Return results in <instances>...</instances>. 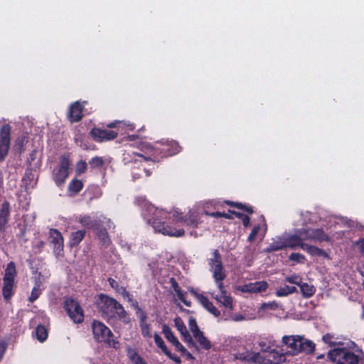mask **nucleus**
Here are the masks:
<instances>
[{"instance_id":"obj_1","label":"nucleus","mask_w":364,"mask_h":364,"mask_svg":"<svg viewBox=\"0 0 364 364\" xmlns=\"http://www.w3.org/2000/svg\"><path fill=\"white\" fill-rule=\"evenodd\" d=\"M141 215L155 232L171 237L183 236L184 230L181 227L184 224L196 227L199 223V215L196 210H191L183 217L178 210L166 212L147 202L144 204Z\"/></svg>"},{"instance_id":"obj_2","label":"nucleus","mask_w":364,"mask_h":364,"mask_svg":"<svg viewBox=\"0 0 364 364\" xmlns=\"http://www.w3.org/2000/svg\"><path fill=\"white\" fill-rule=\"evenodd\" d=\"M361 353L359 350L353 352L346 347H337L329 350L327 356L335 364H358Z\"/></svg>"},{"instance_id":"obj_3","label":"nucleus","mask_w":364,"mask_h":364,"mask_svg":"<svg viewBox=\"0 0 364 364\" xmlns=\"http://www.w3.org/2000/svg\"><path fill=\"white\" fill-rule=\"evenodd\" d=\"M150 159V157H146L142 154L134 151H126L123 154V161L125 164H133L134 167L139 169V172H132V178L134 180L140 178L142 173H144L146 176L150 175V170L144 165V164L147 163Z\"/></svg>"},{"instance_id":"obj_4","label":"nucleus","mask_w":364,"mask_h":364,"mask_svg":"<svg viewBox=\"0 0 364 364\" xmlns=\"http://www.w3.org/2000/svg\"><path fill=\"white\" fill-rule=\"evenodd\" d=\"M209 269L218 289H222L223 281L226 277L223 265L221 255L218 250H215L208 259Z\"/></svg>"},{"instance_id":"obj_5","label":"nucleus","mask_w":364,"mask_h":364,"mask_svg":"<svg viewBox=\"0 0 364 364\" xmlns=\"http://www.w3.org/2000/svg\"><path fill=\"white\" fill-rule=\"evenodd\" d=\"M92 333L97 342L107 343L111 346L113 341V334L111 330L103 323L94 321L92 323Z\"/></svg>"},{"instance_id":"obj_6","label":"nucleus","mask_w":364,"mask_h":364,"mask_svg":"<svg viewBox=\"0 0 364 364\" xmlns=\"http://www.w3.org/2000/svg\"><path fill=\"white\" fill-rule=\"evenodd\" d=\"M65 309L73 322L80 323L83 321V311L77 301L71 298L67 299L65 301Z\"/></svg>"},{"instance_id":"obj_7","label":"nucleus","mask_w":364,"mask_h":364,"mask_svg":"<svg viewBox=\"0 0 364 364\" xmlns=\"http://www.w3.org/2000/svg\"><path fill=\"white\" fill-rule=\"evenodd\" d=\"M70 161L68 157L63 156L60 159V164L58 168L53 171V180L58 186L65 183L69 175L68 168Z\"/></svg>"},{"instance_id":"obj_8","label":"nucleus","mask_w":364,"mask_h":364,"mask_svg":"<svg viewBox=\"0 0 364 364\" xmlns=\"http://www.w3.org/2000/svg\"><path fill=\"white\" fill-rule=\"evenodd\" d=\"M118 303L115 299L105 295L100 294L98 305L103 314L112 317L118 307Z\"/></svg>"},{"instance_id":"obj_9","label":"nucleus","mask_w":364,"mask_h":364,"mask_svg":"<svg viewBox=\"0 0 364 364\" xmlns=\"http://www.w3.org/2000/svg\"><path fill=\"white\" fill-rule=\"evenodd\" d=\"M301 233L304 241L321 242L328 241L329 237L321 229L301 228Z\"/></svg>"},{"instance_id":"obj_10","label":"nucleus","mask_w":364,"mask_h":364,"mask_svg":"<svg viewBox=\"0 0 364 364\" xmlns=\"http://www.w3.org/2000/svg\"><path fill=\"white\" fill-rule=\"evenodd\" d=\"M11 127L3 125L0 129V161L4 159L8 154L10 146Z\"/></svg>"},{"instance_id":"obj_11","label":"nucleus","mask_w":364,"mask_h":364,"mask_svg":"<svg viewBox=\"0 0 364 364\" xmlns=\"http://www.w3.org/2000/svg\"><path fill=\"white\" fill-rule=\"evenodd\" d=\"M268 287V284L264 281L256 282L249 283L243 285H240L237 289L242 292L250 294H257L264 291Z\"/></svg>"},{"instance_id":"obj_12","label":"nucleus","mask_w":364,"mask_h":364,"mask_svg":"<svg viewBox=\"0 0 364 364\" xmlns=\"http://www.w3.org/2000/svg\"><path fill=\"white\" fill-rule=\"evenodd\" d=\"M174 324L177 330L180 332L183 341L187 343L188 347L195 348L198 349L196 343L193 341L192 336L188 331L186 325L180 317H176L174 319Z\"/></svg>"},{"instance_id":"obj_13","label":"nucleus","mask_w":364,"mask_h":364,"mask_svg":"<svg viewBox=\"0 0 364 364\" xmlns=\"http://www.w3.org/2000/svg\"><path fill=\"white\" fill-rule=\"evenodd\" d=\"M286 248L294 250L297 247H301L304 243V238L301 233V229L297 230L295 233H284Z\"/></svg>"},{"instance_id":"obj_14","label":"nucleus","mask_w":364,"mask_h":364,"mask_svg":"<svg viewBox=\"0 0 364 364\" xmlns=\"http://www.w3.org/2000/svg\"><path fill=\"white\" fill-rule=\"evenodd\" d=\"M261 364H279L286 359L284 354L276 350L261 353Z\"/></svg>"},{"instance_id":"obj_15","label":"nucleus","mask_w":364,"mask_h":364,"mask_svg":"<svg viewBox=\"0 0 364 364\" xmlns=\"http://www.w3.org/2000/svg\"><path fill=\"white\" fill-rule=\"evenodd\" d=\"M191 293L196 296L200 304L214 316L218 317L220 315V311L213 305V304L203 294L197 293L194 289L190 290Z\"/></svg>"},{"instance_id":"obj_16","label":"nucleus","mask_w":364,"mask_h":364,"mask_svg":"<svg viewBox=\"0 0 364 364\" xmlns=\"http://www.w3.org/2000/svg\"><path fill=\"white\" fill-rule=\"evenodd\" d=\"M220 291V295H215L211 294L212 296L219 303H220L225 309H233V300L231 296L225 290L223 284H222V289H218Z\"/></svg>"},{"instance_id":"obj_17","label":"nucleus","mask_w":364,"mask_h":364,"mask_svg":"<svg viewBox=\"0 0 364 364\" xmlns=\"http://www.w3.org/2000/svg\"><path fill=\"white\" fill-rule=\"evenodd\" d=\"M50 242L53 245L54 252L59 255L63 250V238L61 233L56 229L50 230Z\"/></svg>"},{"instance_id":"obj_18","label":"nucleus","mask_w":364,"mask_h":364,"mask_svg":"<svg viewBox=\"0 0 364 364\" xmlns=\"http://www.w3.org/2000/svg\"><path fill=\"white\" fill-rule=\"evenodd\" d=\"M301 336H284L282 337V343L290 348L294 353L300 352V343Z\"/></svg>"},{"instance_id":"obj_19","label":"nucleus","mask_w":364,"mask_h":364,"mask_svg":"<svg viewBox=\"0 0 364 364\" xmlns=\"http://www.w3.org/2000/svg\"><path fill=\"white\" fill-rule=\"evenodd\" d=\"M92 137L98 141H102L104 140H112L117 136V133L114 131H108L105 129H101L94 128L91 131Z\"/></svg>"},{"instance_id":"obj_20","label":"nucleus","mask_w":364,"mask_h":364,"mask_svg":"<svg viewBox=\"0 0 364 364\" xmlns=\"http://www.w3.org/2000/svg\"><path fill=\"white\" fill-rule=\"evenodd\" d=\"M284 249H286L284 233L282 235L276 236L275 237L272 238V242L265 249L264 252H277Z\"/></svg>"},{"instance_id":"obj_21","label":"nucleus","mask_w":364,"mask_h":364,"mask_svg":"<svg viewBox=\"0 0 364 364\" xmlns=\"http://www.w3.org/2000/svg\"><path fill=\"white\" fill-rule=\"evenodd\" d=\"M82 105L77 101L73 103L69 109L68 118L70 122H75L80 121L82 117Z\"/></svg>"},{"instance_id":"obj_22","label":"nucleus","mask_w":364,"mask_h":364,"mask_svg":"<svg viewBox=\"0 0 364 364\" xmlns=\"http://www.w3.org/2000/svg\"><path fill=\"white\" fill-rule=\"evenodd\" d=\"M235 359L241 360L252 361L254 363H258L261 364V353H252L247 350L243 352H238L234 355Z\"/></svg>"},{"instance_id":"obj_23","label":"nucleus","mask_w":364,"mask_h":364,"mask_svg":"<svg viewBox=\"0 0 364 364\" xmlns=\"http://www.w3.org/2000/svg\"><path fill=\"white\" fill-rule=\"evenodd\" d=\"M322 341L329 347L337 348L343 345L341 338L333 333H326L322 336Z\"/></svg>"},{"instance_id":"obj_24","label":"nucleus","mask_w":364,"mask_h":364,"mask_svg":"<svg viewBox=\"0 0 364 364\" xmlns=\"http://www.w3.org/2000/svg\"><path fill=\"white\" fill-rule=\"evenodd\" d=\"M266 231L267 228L265 225L263 226L261 225L255 226L247 237V241L252 242L257 237H259L261 239H262L265 235Z\"/></svg>"},{"instance_id":"obj_25","label":"nucleus","mask_w":364,"mask_h":364,"mask_svg":"<svg viewBox=\"0 0 364 364\" xmlns=\"http://www.w3.org/2000/svg\"><path fill=\"white\" fill-rule=\"evenodd\" d=\"M10 206L8 202L3 203L0 211V231H1L8 222Z\"/></svg>"},{"instance_id":"obj_26","label":"nucleus","mask_w":364,"mask_h":364,"mask_svg":"<svg viewBox=\"0 0 364 364\" xmlns=\"http://www.w3.org/2000/svg\"><path fill=\"white\" fill-rule=\"evenodd\" d=\"M301 293L304 298L311 297L316 292V287L309 282H301L299 286Z\"/></svg>"},{"instance_id":"obj_27","label":"nucleus","mask_w":364,"mask_h":364,"mask_svg":"<svg viewBox=\"0 0 364 364\" xmlns=\"http://www.w3.org/2000/svg\"><path fill=\"white\" fill-rule=\"evenodd\" d=\"M301 249L306 251L311 256H327V254L323 250L305 242L302 244Z\"/></svg>"},{"instance_id":"obj_28","label":"nucleus","mask_w":364,"mask_h":364,"mask_svg":"<svg viewBox=\"0 0 364 364\" xmlns=\"http://www.w3.org/2000/svg\"><path fill=\"white\" fill-rule=\"evenodd\" d=\"M193 336L202 348L205 350H209L211 348V343L210 341L206 336H205L203 331H200L194 334Z\"/></svg>"},{"instance_id":"obj_29","label":"nucleus","mask_w":364,"mask_h":364,"mask_svg":"<svg viewBox=\"0 0 364 364\" xmlns=\"http://www.w3.org/2000/svg\"><path fill=\"white\" fill-rule=\"evenodd\" d=\"M316 344L310 340L305 339L301 336L300 343V351H303L307 354H311L314 352Z\"/></svg>"},{"instance_id":"obj_30","label":"nucleus","mask_w":364,"mask_h":364,"mask_svg":"<svg viewBox=\"0 0 364 364\" xmlns=\"http://www.w3.org/2000/svg\"><path fill=\"white\" fill-rule=\"evenodd\" d=\"M14 281L4 280L3 285V296L4 298L8 301L9 300L14 293Z\"/></svg>"},{"instance_id":"obj_31","label":"nucleus","mask_w":364,"mask_h":364,"mask_svg":"<svg viewBox=\"0 0 364 364\" xmlns=\"http://www.w3.org/2000/svg\"><path fill=\"white\" fill-rule=\"evenodd\" d=\"M117 316L119 319L124 323H129L131 320L127 312L124 310V307L120 304L118 305V307L112 316Z\"/></svg>"},{"instance_id":"obj_32","label":"nucleus","mask_w":364,"mask_h":364,"mask_svg":"<svg viewBox=\"0 0 364 364\" xmlns=\"http://www.w3.org/2000/svg\"><path fill=\"white\" fill-rule=\"evenodd\" d=\"M16 275V266L14 262H10L5 269L4 280L14 281Z\"/></svg>"},{"instance_id":"obj_33","label":"nucleus","mask_w":364,"mask_h":364,"mask_svg":"<svg viewBox=\"0 0 364 364\" xmlns=\"http://www.w3.org/2000/svg\"><path fill=\"white\" fill-rule=\"evenodd\" d=\"M296 288L292 286L284 285V287H281L277 289L275 294L278 297L287 296L289 294H291L296 292Z\"/></svg>"},{"instance_id":"obj_34","label":"nucleus","mask_w":364,"mask_h":364,"mask_svg":"<svg viewBox=\"0 0 364 364\" xmlns=\"http://www.w3.org/2000/svg\"><path fill=\"white\" fill-rule=\"evenodd\" d=\"M82 182L78 179H73L68 186V191L71 195H75L82 188Z\"/></svg>"},{"instance_id":"obj_35","label":"nucleus","mask_w":364,"mask_h":364,"mask_svg":"<svg viewBox=\"0 0 364 364\" xmlns=\"http://www.w3.org/2000/svg\"><path fill=\"white\" fill-rule=\"evenodd\" d=\"M85 237V231L84 230H78L75 232H73L70 235V246H76Z\"/></svg>"},{"instance_id":"obj_36","label":"nucleus","mask_w":364,"mask_h":364,"mask_svg":"<svg viewBox=\"0 0 364 364\" xmlns=\"http://www.w3.org/2000/svg\"><path fill=\"white\" fill-rule=\"evenodd\" d=\"M36 335L40 342H44L48 338V331L45 326L38 325L36 328Z\"/></svg>"},{"instance_id":"obj_37","label":"nucleus","mask_w":364,"mask_h":364,"mask_svg":"<svg viewBox=\"0 0 364 364\" xmlns=\"http://www.w3.org/2000/svg\"><path fill=\"white\" fill-rule=\"evenodd\" d=\"M164 150L167 152V155L172 156L180 151V146L177 142L171 141L166 145Z\"/></svg>"},{"instance_id":"obj_38","label":"nucleus","mask_w":364,"mask_h":364,"mask_svg":"<svg viewBox=\"0 0 364 364\" xmlns=\"http://www.w3.org/2000/svg\"><path fill=\"white\" fill-rule=\"evenodd\" d=\"M80 223L82 225L89 228H96L99 225L97 220H93L90 216L86 215L80 219Z\"/></svg>"},{"instance_id":"obj_39","label":"nucleus","mask_w":364,"mask_h":364,"mask_svg":"<svg viewBox=\"0 0 364 364\" xmlns=\"http://www.w3.org/2000/svg\"><path fill=\"white\" fill-rule=\"evenodd\" d=\"M162 332L165 336V338L169 341L171 344L177 339V338L173 335L171 329L166 325H164L162 327Z\"/></svg>"},{"instance_id":"obj_40","label":"nucleus","mask_w":364,"mask_h":364,"mask_svg":"<svg viewBox=\"0 0 364 364\" xmlns=\"http://www.w3.org/2000/svg\"><path fill=\"white\" fill-rule=\"evenodd\" d=\"M41 290L42 289L41 288V284L39 282H36L35 287L32 289L31 296H29V301H35L41 294Z\"/></svg>"},{"instance_id":"obj_41","label":"nucleus","mask_w":364,"mask_h":364,"mask_svg":"<svg viewBox=\"0 0 364 364\" xmlns=\"http://www.w3.org/2000/svg\"><path fill=\"white\" fill-rule=\"evenodd\" d=\"M117 124H118V129H122L124 127H127L129 130H132L134 129V126L128 122H123V121H115L114 122H112L109 124H107V127L109 128L116 127Z\"/></svg>"},{"instance_id":"obj_42","label":"nucleus","mask_w":364,"mask_h":364,"mask_svg":"<svg viewBox=\"0 0 364 364\" xmlns=\"http://www.w3.org/2000/svg\"><path fill=\"white\" fill-rule=\"evenodd\" d=\"M119 291H120V294L122 295L123 298L127 300L132 307L137 306V301L133 299L132 296L124 287H121Z\"/></svg>"},{"instance_id":"obj_43","label":"nucleus","mask_w":364,"mask_h":364,"mask_svg":"<svg viewBox=\"0 0 364 364\" xmlns=\"http://www.w3.org/2000/svg\"><path fill=\"white\" fill-rule=\"evenodd\" d=\"M289 260L296 262V263H301L304 264L306 261V257L304 255L300 254V253H291L289 257Z\"/></svg>"},{"instance_id":"obj_44","label":"nucleus","mask_w":364,"mask_h":364,"mask_svg":"<svg viewBox=\"0 0 364 364\" xmlns=\"http://www.w3.org/2000/svg\"><path fill=\"white\" fill-rule=\"evenodd\" d=\"M90 166L93 168H100L104 165V160L101 157H94L89 162Z\"/></svg>"},{"instance_id":"obj_45","label":"nucleus","mask_w":364,"mask_h":364,"mask_svg":"<svg viewBox=\"0 0 364 364\" xmlns=\"http://www.w3.org/2000/svg\"><path fill=\"white\" fill-rule=\"evenodd\" d=\"M188 327L193 336L200 331L196 319L193 317L188 318Z\"/></svg>"},{"instance_id":"obj_46","label":"nucleus","mask_w":364,"mask_h":364,"mask_svg":"<svg viewBox=\"0 0 364 364\" xmlns=\"http://www.w3.org/2000/svg\"><path fill=\"white\" fill-rule=\"evenodd\" d=\"M284 281L299 287L302 282V279L297 274H292L285 277Z\"/></svg>"},{"instance_id":"obj_47","label":"nucleus","mask_w":364,"mask_h":364,"mask_svg":"<svg viewBox=\"0 0 364 364\" xmlns=\"http://www.w3.org/2000/svg\"><path fill=\"white\" fill-rule=\"evenodd\" d=\"M154 338L156 345L163 351V353H164L165 351H166L168 350L163 339L159 334L155 333L154 336Z\"/></svg>"},{"instance_id":"obj_48","label":"nucleus","mask_w":364,"mask_h":364,"mask_svg":"<svg viewBox=\"0 0 364 364\" xmlns=\"http://www.w3.org/2000/svg\"><path fill=\"white\" fill-rule=\"evenodd\" d=\"M134 309H136V314L137 316L139 317L140 320V324H142L143 323H146V314L141 309V308L137 304L136 306H133Z\"/></svg>"},{"instance_id":"obj_49","label":"nucleus","mask_w":364,"mask_h":364,"mask_svg":"<svg viewBox=\"0 0 364 364\" xmlns=\"http://www.w3.org/2000/svg\"><path fill=\"white\" fill-rule=\"evenodd\" d=\"M178 299L182 301L186 306H191V302L190 301H187L186 300V292L183 291L181 288L180 289H177V290L175 291Z\"/></svg>"},{"instance_id":"obj_50","label":"nucleus","mask_w":364,"mask_h":364,"mask_svg":"<svg viewBox=\"0 0 364 364\" xmlns=\"http://www.w3.org/2000/svg\"><path fill=\"white\" fill-rule=\"evenodd\" d=\"M278 307H279V304L277 302L272 301V302H269V303H264L263 304H262L260 309L261 310H266V309L276 310L277 309H278Z\"/></svg>"},{"instance_id":"obj_51","label":"nucleus","mask_w":364,"mask_h":364,"mask_svg":"<svg viewBox=\"0 0 364 364\" xmlns=\"http://www.w3.org/2000/svg\"><path fill=\"white\" fill-rule=\"evenodd\" d=\"M127 354L131 362L134 361L136 358L140 356L136 350L132 348H127Z\"/></svg>"},{"instance_id":"obj_52","label":"nucleus","mask_w":364,"mask_h":364,"mask_svg":"<svg viewBox=\"0 0 364 364\" xmlns=\"http://www.w3.org/2000/svg\"><path fill=\"white\" fill-rule=\"evenodd\" d=\"M141 334L144 337H151V331L149 325L147 323H143L140 324Z\"/></svg>"},{"instance_id":"obj_53","label":"nucleus","mask_w":364,"mask_h":364,"mask_svg":"<svg viewBox=\"0 0 364 364\" xmlns=\"http://www.w3.org/2000/svg\"><path fill=\"white\" fill-rule=\"evenodd\" d=\"M168 358H170L171 360H173L176 364H181V360L180 357L178 355L173 354L170 352V350H167L164 353Z\"/></svg>"},{"instance_id":"obj_54","label":"nucleus","mask_w":364,"mask_h":364,"mask_svg":"<svg viewBox=\"0 0 364 364\" xmlns=\"http://www.w3.org/2000/svg\"><path fill=\"white\" fill-rule=\"evenodd\" d=\"M235 214V216L237 217V218H241L242 221V223H243V225L245 227H247L249 226L250 225V218L247 215H245L240 213H237V212H233Z\"/></svg>"},{"instance_id":"obj_55","label":"nucleus","mask_w":364,"mask_h":364,"mask_svg":"<svg viewBox=\"0 0 364 364\" xmlns=\"http://www.w3.org/2000/svg\"><path fill=\"white\" fill-rule=\"evenodd\" d=\"M255 318V317H246L244 315H242L240 314H233L231 316V320L234 321H245V320H248V319H254Z\"/></svg>"},{"instance_id":"obj_56","label":"nucleus","mask_w":364,"mask_h":364,"mask_svg":"<svg viewBox=\"0 0 364 364\" xmlns=\"http://www.w3.org/2000/svg\"><path fill=\"white\" fill-rule=\"evenodd\" d=\"M87 169V164L85 161H80L77 163L76 166V172L79 174L84 173Z\"/></svg>"},{"instance_id":"obj_57","label":"nucleus","mask_w":364,"mask_h":364,"mask_svg":"<svg viewBox=\"0 0 364 364\" xmlns=\"http://www.w3.org/2000/svg\"><path fill=\"white\" fill-rule=\"evenodd\" d=\"M353 245L355 247H357L360 254L364 255V239H361L354 242Z\"/></svg>"},{"instance_id":"obj_58","label":"nucleus","mask_w":364,"mask_h":364,"mask_svg":"<svg viewBox=\"0 0 364 364\" xmlns=\"http://www.w3.org/2000/svg\"><path fill=\"white\" fill-rule=\"evenodd\" d=\"M7 348V344L5 342H0V361L1 360Z\"/></svg>"},{"instance_id":"obj_59","label":"nucleus","mask_w":364,"mask_h":364,"mask_svg":"<svg viewBox=\"0 0 364 364\" xmlns=\"http://www.w3.org/2000/svg\"><path fill=\"white\" fill-rule=\"evenodd\" d=\"M98 235L100 238L104 242V243H108L109 239L106 232L100 230Z\"/></svg>"},{"instance_id":"obj_60","label":"nucleus","mask_w":364,"mask_h":364,"mask_svg":"<svg viewBox=\"0 0 364 364\" xmlns=\"http://www.w3.org/2000/svg\"><path fill=\"white\" fill-rule=\"evenodd\" d=\"M205 214L207 215L214 217V218L223 217V212H213V213H209L208 212L205 211Z\"/></svg>"},{"instance_id":"obj_61","label":"nucleus","mask_w":364,"mask_h":364,"mask_svg":"<svg viewBox=\"0 0 364 364\" xmlns=\"http://www.w3.org/2000/svg\"><path fill=\"white\" fill-rule=\"evenodd\" d=\"M232 212L233 211H231V210H229L228 213L223 212V218H229V219L232 218V215H235V214Z\"/></svg>"},{"instance_id":"obj_62","label":"nucleus","mask_w":364,"mask_h":364,"mask_svg":"<svg viewBox=\"0 0 364 364\" xmlns=\"http://www.w3.org/2000/svg\"><path fill=\"white\" fill-rule=\"evenodd\" d=\"M132 363L134 364H143L144 363H145V361L143 360V358L141 356H139Z\"/></svg>"},{"instance_id":"obj_63","label":"nucleus","mask_w":364,"mask_h":364,"mask_svg":"<svg viewBox=\"0 0 364 364\" xmlns=\"http://www.w3.org/2000/svg\"><path fill=\"white\" fill-rule=\"evenodd\" d=\"M132 363L134 364H143L144 363H145V361L143 360V358L141 356H139Z\"/></svg>"},{"instance_id":"obj_64","label":"nucleus","mask_w":364,"mask_h":364,"mask_svg":"<svg viewBox=\"0 0 364 364\" xmlns=\"http://www.w3.org/2000/svg\"><path fill=\"white\" fill-rule=\"evenodd\" d=\"M132 363L134 364H143L144 363H145V361L143 360V358L141 356H139Z\"/></svg>"}]
</instances>
